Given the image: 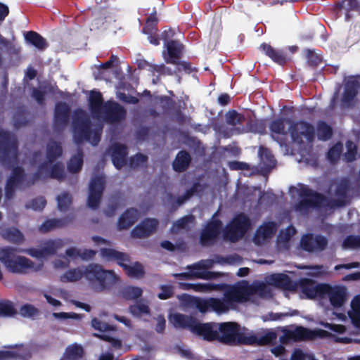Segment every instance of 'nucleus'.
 Here are the masks:
<instances>
[{
    "mask_svg": "<svg viewBox=\"0 0 360 360\" xmlns=\"http://www.w3.org/2000/svg\"><path fill=\"white\" fill-rule=\"evenodd\" d=\"M351 189L349 181L342 179L336 186L335 195L337 200H329L323 194L310 189L307 186H303L300 190L299 196L301 200L295 207L297 210H307L310 207H320L321 206L341 207L345 205V199Z\"/></svg>",
    "mask_w": 360,
    "mask_h": 360,
    "instance_id": "obj_1",
    "label": "nucleus"
},
{
    "mask_svg": "<svg viewBox=\"0 0 360 360\" xmlns=\"http://www.w3.org/2000/svg\"><path fill=\"white\" fill-rule=\"evenodd\" d=\"M30 163L37 169L32 178H27L20 167L13 168L12 176L8 180L6 186V195L11 198L15 188H22L33 184L41 178L45 171V158L43 153L34 152L30 158Z\"/></svg>",
    "mask_w": 360,
    "mask_h": 360,
    "instance_id": "obj_2",
    "label": "nucleus"
},
{
    "mask_svg": "<svg viewBox=\"0 0 360 360\" xmlns=\"http://www.w3.org/2000/svg\"><path fill=\"white\" fill-rule=\"evenodd\" d=\"M16 249L6 248L0 250V261L6 269L14 274H25L30 271H38L43 269L42 262L35 264L30 259L13 254Z\"/></svg>",
    "mask_w": 360,
    "mask_h": 360,
    "instance_id": "obj_3",
    "label": "nucleus"
},
{
    "mask_svg": "<svg viewBox=\"0 0 360 360\" xmlns=\"http://www.w3.org/2000/svg\"><path fill=\"white\" fill-rule=\"evenodd\" d=\"M84 274L89 285L98 292L110 288L118 281V277L112 271L105 270L101 265L96 263L86 266Z\"/></svg>",
    "mask_w": 360,
    "mask_h": 360,
    "instance_id": "obj_4",
    "label": "nucleus"
},
{
    "mask_svg": "<svg viewBox=\"0 0 360 360\" xmlns=\"http://www.w3.org/2000/svg\"><path fill=\"white\" fill-rule=\"evenodd\" d=\"M217 341L227 345H252L258 342L255 335H247L240 331V326L235 322L219 323Z\"/></svg>",
    "mask_w": 360,
    "mask_h": 360,
    "instance_id": "obj_5",
    "label": "nucleus"
},
{
    "mask_svg": "<svg viewBox=\"0 0 360 360\" xmlns=\"http://www.w3.org/2000/svg\"><path fill=\"white\" fill-rule=\"evenodd\" d=\"M101 256L108 261L116 262L125 271L126 274L131 278H141L145 274L143 265L136 262L130 265L131 259L129 255L126 252L117 251L112 248H101Z\"/></svg>",
    "mask_w": 360,
    "mask_h": 360,
    "instance_id": "obj_6",
    "label": "nucleus"
},
{
    "mask_svg": "<svg viewBox=\"0 0 360 360\" xmlns=\"http://www.w3.org/2000/svg\"><path fill=\"white\" fill-rule=\"evenodd\" d=\"M72 133L74 141L77 144L82 143L86 141L93 146H96L101 140L100 131H93L90 120L85 116H76L73 118Z\"/></svg>",
    "mask_w": 360,
    "mask_h": 360,
    "instance_id": "obj_7",
    "label": "nucleus"
},
{
    "mask_svg": "<svg viewBox=\"0 0 360 360\" xmlns=\"http://www.w3.org/2000/svg\"><path fill=\"white\" fill-rule=\"evenodd\" d=\"M246 290L233 287L224 293V299L210 297V311L218 314L226 312L233 302L240 303L247 300Z\"/></svg>",
    "mask_w": 360,
    "mask_h": 360,
    "instance_id": "obj_8",
    "label": "nucleus"
},
{
    "mask_svg": "<svg viewBox=\"0 0 360 360\" xmlns=\"http://www.w3.org/2000/svg\"><path fill=\"white\" fill-rule=\"evenodd\" d=\"M18 157L15 136L0 130V161L5 166H13Z\"/></svg>",
    "mask_w": 360,
    "mask_h": 360,
    "instance_id": "obj_9",
    "label": "nucleus"
},
{
    "mask_svg": "<svg viewBox=\"0 0 360 360\" xmlns=\"http://www.w3.org/2000/svg\"><path fill=\"white\" fill-rule=\"evenodd\" d=\"M250 225L249 217L244 213H240L226 226L224 237L228 238L231 242H236L243 237Z\"/></svg>",
    "mask_w": 360,
    "mask_h": 360,
    "instance_id": "obj_10",
    "label": "nucleus"
},
{
    "mask_svg": "<svg viewBox=\"0 0 360 360\" xmlns=\"http://www.w3.org/2000/svg\"><path fill=\"white\" fill-rule=\"evenodd\" d=\"M289 132L294 143L301 145L304 139L312 142L315 138L314 127L305 121L292 122L289 127Z\"/></svg>",
    "mask_w": 360,
    "mask_h": 360,
    "instance_id": "obj_11",
    "label": "nucleus"
},
{
    "mask_svg": "<svg viewBox=\"0 0 360 360\" xmlns=\"http://www.w3.org/2000/svg\"><path fill=\"white\" fill-rule=\"evenodd\" d=\"M298 286L305 297L310 300L325 298L326 290L330 289V284L316 283L315 281L307 278H301Z\"/></svg>",
    "mask_w": 360,
    "mask_h": 360,
    "instance_id": "obj_12",
    "label": "nucleus"
},
{
    "mask_svg": "<svg viewBox=\"0 0 360 360\" xmlns=\"http://www.w3.org/2000/svg\"><path fill=\"white\" fill-rule=\"evenodd\" d=\"M105 181L102 176H96L91 179L87 199V205L92 210H96L101 200L105 189Z\"/></svg>",
    "mask_w": 360,
    "mask_h": 360,
    "instance_id": "obj_13",
    "label": "nucleus"
},
{
    "mask_svg": "<svg viewBox=\"0 0 360 360\" xmlns=\"http://www.w3.org/2000/svg\"><path fill=\"white\" fill-rule=\"evenodd\" d=\"M127 110L118 103L109 100L104 103L101 115L108 123H117L125 119Z\"/></svg>",
    "mask_w": 360,
    "mask_h": 360,
    "instance_id": "obj_14",
    "label": "nucleus"
},
{
    "mask_svg": "<svg viewBox=\"0 0 360 360\" xmlns=\"http://www.w3.org/2000/svg\"><path fill=\"white\" fill-rule=\"evenodd\" d=\"M223 224L220 219L212 218L208 221L200 235V242L203 246L212 245L221 233Z\"/></svg>",
    "mask_w": 360,
    "mask_h": 360,
    "instance_id": "obj_15",
    "label": "nucleus"
},
{
    "mask_svg": "<svg viewBox=\"0 0 360 360\" xmlns=\"http://www.w3.org/2000/svg\"><path fill=\"white\" fill-rule=\"evenodd\" d=\"M328 244L327 238L320 234L307 233L300 240L302 249L309 252H321L327 248Z\"/></svg>",
    "mask_w": 360,
    "mask_h": 360,
    "instance_id": "obj_16",
    "label": "nucleus"
},
{
    "mask_svg": "<svg viewBox=\"0 0 360 360\" xmlns=\"http://www.w3.org/2000/svg\"><path fill=\"white\" fill-rule=\"evenodd\" d=\"M286 123H291V120L284 117H279L272 120L269 124V130L272 139L281 146L287 145L288 131L285 130Z\"/></svg>",
    "mask_w": 360,
    "mask_h": 360,
    "instance_id": "obj_17",
    "label": "nucleus"
},
{
    "mask_svg": "<svg viewBox=\"0 0 360 360\" xmlns=\"http://www.w3.org/2000/svg\"><path fill=\"white\" fill-rule=\"evenodd\" d=\"M70 117V108L65 103L56 105L53 117V129L56 131H63L68 125Z\"/></svg>",
    "mask_w": 360,
    "mask_h": 360,
    "instance_id": "obj_18",
    "label": "nucleus"
},
{
    "mask_svg": "<svg viewBox=\"0 0 360 360\" xmlns=\"http://www.w3.org/2000/svg\"><path fill=\"white\" fill-rule=\"evenodd\" d=\"M218 327L219 323H200L197 321L193 333L201 337L204 340L207 342L217 341V338H219Z\"/></svg>",
    "mask_w": 360,
    "mask_h": 360,
    "instance_id": "obj_19",
    "label": "nucleus"
},
{
    "mask_svg": "<svg viewBox=\"0 0 360 360\" xmlns=\"http://www.w3.org/2000/svg\"><path fill=\"white\" fill-rule=\"evenodd\" d=\"M158 226L156 219L147 218L136 226L131 231V235L135 238H144L155 232Z\"/></svg>",
    "mask_w": 360,
    "mask_h": 360,
    "instance_id": "obj_20",
    "label": "nucleus"
},
{
    "mask_svg": "<svg viewBox=\"0 0 360 360\" xmlns=\"http://www.w3.org/2000/svg\"><path fill=\"white\" fill-rule=\"evenodd\" d=\"M169 321L175 328L186 329L193 333L198 319L192 316L174 313L169 315Z\"/></svg>",
    "mask_w": 360,
    "mask_h": 360,
    "instance_id": "obj_21",
    "label": "nucleus"
},
{
    "mask_svg": "<svg viewBox=\"0 0 360 360\" xmlns=\"http://www.w3.org/2000/svg\"><path fill=\"white\" fill-rule=\"evenodd\" d=\"M111 150L112 164L117 169H121L127 162V147L124 144L116 143L112 145Z\"/></svg>",
    "mask_w": 360,
    "mask_h": 360,
    "instance_id": "obj_22",
    "label": "nucleus"
},
{
    "mask_svg": "<svg viewBox=\"0 0 360 360\" xmlns=\"http://www.w3.org/2000/svg\"><path fill=\"white\" fill-rule=\"evenodd\" d=\"M359 83L356 79H349L345 84L342 96V104L345 107H351L352 103L358 94Z\"/></svg>",
    "mask_w": 360,
    "mask_h": 360,
    "instance_id": "obj_23",
    "label": "nucleus"
},
{
    "mask_svg": "<svg viewBox=\"0 0 360 360\" xmlns=\"http://www.w3.org/2000/svg\"><path fill=\"white\" fill-rule=\"evenodd\" d=\"M139 212L136 208L127 209L120 217L117 226L120 230L128 229L138 220Z\"/></svg>",
    "mask_w": 360,
    "mask_h": 360,
    "instance_id": "obj_24",
    "label": "nucleus"
},
{
    "mask_svg": "<svg viewBox=\"0 0 360 360\" xmlns=\"http://www.w3.org/2000/svg\"><path fill=\"white\" fill-rule=\"evenodd\" d=\"M269 281L274 286L286 290H295L297 287V284L285 274H272L269 278Z\"/></svg>",
    "mask_w": 360,
    "mask_h": 360,
    "instance_id": "obj_25",
    "label": "nucleus"
},
{
    "mask_svg": "<svg viewBox=\"0 0 360 360\" xmlns=\"http://www.w3.org/2000/svg\"><path fill=\"white\" fill-rule=\"evenodd\" d=\"M259 48L274 62L281 65H283L286 63L287 56L283 50L276 49L270 44L266 43L262 44Z\"/></svg>",
    "mask_w": 360,
    "mask_h": 360,
    "instance_id": "obj_26",
    "label": "nucleus"
},
{
    "mask_svg": "<svg viewBox=\"0 0 360 360\" xmlns=\"http://www.w3.org/2000/svg\"><path fill=\"white\" fill-rule=\"evenodd\" d=\"M191 162V156L189 153L185 150H180L176 155L172 162V167L175 172H185Z\"/></svg>",
    "mask_w": 360,
    "mask_h": 360,
    "instance_id": "obj_27",
    "label": "nucleus"
},
{
    "mask_svg": "<svg viewBox=\"0 0 360 360\" xmlns=\"http://www.w3.org/2000/svg\"><path fill=\"white\" fill-rule=\"evenodd\" d=\"M156 100L161 104L165 112L173 111L179 120L184 117L180 106H176V103L171 97L165 95L160 96L156 97Z\"/></svg>",
    "mask_w": 360,
    "mask_h": 360,
    "instance_id": "obj_28",
    "label": "nucleus"
},
{
    "mask_svg": "<svg viewBox=\"0 0 360 360\" xmlns=\"http://www.w3.org/2000/svg\"><path fill=\"white\" fill-rule=\"evenodd\" d=\"M329 297L330 302L334 307H340L345 301V291L340 287L333 288L330 285V289L326 290V297Z\"/></svg>",
    "mask_w": 360,
    "mask_h": 360,
    "instance_id": "obj_29",
    "label": "nucleus"
},
{
    "mask_svg": "<svg viewBox=\"0 0 360 360\" xmlns=\"http://www.w3.org/2000/svg\"><path fill=\"white\" fill-rule=\"evenodd\" d=\"M103 98L100 91H91L89 98V105L91 113L99 117L103 108Z\"/></svg>",
    "mask_w": 360,
    "mask_h": 360,
    "instance_id": "obj_30",
    "label": "nucleus"
},
{
    "mask_svg": "<svg viewBox=\"0 0 360 360\" xmlns=\"http://www.w3.org/2000/svg\"><path fill=\"white\" fill-rule=\"evenodd\" d=\"M288 338L295 341L313 340V330L304 328L303 326H297L293 330H289L286 333Z\"/></svg>",
    "mask_w": 360,
    "mask_h": 360,
    "instance_id": "obj_31",
    "label": "nucleus"
},
{
    "mask_svg": "<svg viewBox=\"0 0 360 360\" xmlns=\"http://www.w3.org/2000/svg\"><path fill=\"white\" fill-rule=\"evenodd\" d=\"M0 234L2 238L15 244H22L25 241L24 235L15 228L4 229Z\"/></svg>",
    "mask_w": 360,
    "mask_h": 360,
    "instance_id": "obj_32",
    "label": "nucleus"
},
{
    "mask_svg": "<svg viewBox=\"0 0 360 360\" xmlns=\"http://www.w3.org/2000/svg\"><path fill=\"white\" fill-rule=\"evenodd\" d=\"M83 152L79 149L77 154L72 155L68 162V169L71 173L79 172L83 165Z\"/></svg>",
    "mask_w": 360,
    "mask_h": 360,
    "instance_id": "obj_33",
    "label": "nucleus"
},
{
    "mask_svg": "<svg viewBox=\"0 0 360 360\" xmlns=\"http://www.w3.org/2000/svg\"><path fill=\"white\" fill-rule=\"evenodd\" d=\"M48 176L59 181L63 180L65 177L64 165L60 162H56L49 168V162H46V177Z\"/></svg>",
    "mask_w": 360,
    "mask_h": 360,
    "instance_id": "obj_34",
    "label": "nucleus"
},
{
    "mask_svg": "<svg viewBox=\"0 0 360 360\" xmlns=\"http://www.w3.org/2000/svg\"><path fill=\"white\" fill-rule=\"evenodd\" d=\"M73 221V217L66 216L60 219H46V232L55 229H61Z\"/></svg>",
    "mask_w": 360,
    "mask_h": 360,
    "instance_id": "obj_35",
    "label": "nucleus"
},
{
    "mask_svg": "<svg viewBox=\"0 0 360 360\" xmlns=\"http://www.w3.org/2000/svg\"><path fill=\"white\" fill-rule=\"evenodd\" d=\"M84 353L82 346L74 343L66 348L64 356L68 360H78L82 358Z\"/></svg>",
    "mask_w": 360,
    "mask_h": 360,
    "instance_id": "obj_36",
    "label": "nucleus"
},
{
    "mask_svg": "<svg viewBox=\"0 0 360 360\" xmlns=\"http://www.w3.org/2000/svg\"><path fill=\"white\" fill-rule=\"evenodd\" d=\"M169 58L167 60H179L182 53V45L176 41L170 40L166 44Z\"/></svg>",
    "mask_w": 360,
    "mask_h": 360,
    "instance_id": "obj_37",
    "label": "nucleus"
},
{
    "mask_svg": "<svg viewBox=\"0 0 360 360\" xmlns=\"http://www.w3.org/2000/svg\"><path fill=\"white\" fill-rule=\"evenodd\" d=\"M120 294L125 300H135L141 297L143 290L137 286L127 285L121 290Z\"/></svg>",
    "mask_w": 360,
    "mask_h": 360,
    "instance_id": "obj_38",
    "label": "nucleus"
},
{
    "mask_svg": "<svg viewBox=\"0 0 360 360\" xmlns=\"http://www.w3.org/2000/svg\"><path fill=\"white\" fill-rule=\"evenodd\" d=\"M62 147L56 142L46 145V162H52L61 155Z\"/></svg>",
    "mask_w": 360,
    "mask_h": 360,
    "instance_id": "obj_39",
    "label": "nucleus"
},
{
    "mask_svg": "<svg viewBox=\"0 0 360 360\" xmlns=\"http://www.w3.org/2000/svg\"><path fill=\"white\" fill-rule=\"evenodd\" d=\"M158 22L156 11H154L147 18L142 32L146 34H155L158 31Z\"/></svg>",
    "mask_w": 360,
    "mask_h": 360,
    "instance_id": "obj_40",
    "label": "nucleus"
},
{
    "mask_svg": "<svg viewBox=\"0 0 360 360\" xmlns=\"http://www.w3.org/2000/svg\"><path fill=\"white\" fill-rule=\"evenodd\" d=\"M82 276L84 277V271L79 268L70 269L65 271L61 276L62 282H75L79 281Z\"/></svg>",
    "mask_w": 360,
    "mask_h": 360,
    "instance_id": "obj_41",
    "label": "nucleus"
},
{
    "mask_svg": "<svg viewBox=\"0 0 360 360\" xmlns=\"http://www.w3.org/2000/svg\"><path fill=\"white\" fill-rule=\"evenodd\" d=\"M318 138L322 141L329 140L333 136V129L324 121H319L317 124Z\"/></svg>",
    "mask_w": 360,
    "mask_h": 360,
    "instance_id": "obj_42",
    "label": "nucleus"
},
{
    "mask_svg": "<svg viewBox=\"0 0 360 360\" xmlns=\"http://www.w3.org/2000/svg\"><path fill=\"white\" fill-rule=\"evenodd\" d=\"M226 119L227 124L232 126L242 124L245 120V115L235 110H229L226 114Z\"/></svg>",
    "mask_w": 360,
    "mask_h": 360,
    "instance_id": "obj_43",
    "label": "nucleus"
},
{
    "mask_svg": "<svg viewBox=\"0 0 360 360\" xmlns=\"http://www.w3.org/2000/svg\"><path fill=\"white\" fill-rule=\"evenodd\" d=\"M56 200L58 209L63 212L67 211L72 202V198L71 195L67 191L63 192L57 197Z\"/></svg>",
    "mask_w": 360,
    "mask_h": 360,
    "instance_id": "obj_44",
    "label": "nucleus"
},
{
    "mask_svg": "<svg viewBox=\"0 0 360 360\" xmlns=\"http://www.w3.org/2000/svg\"><path fill=\"white\" fill-rule=\"evenodd\" d=\"M303 269L309 270L307 275L310 277L318 278L328 274L327 268L321 264L305 266Z\"/></svg>",
    "mask_w": 360,
    "mask_h": 360,
    "instance_id": "obj_45",
    "label": "nucleus"
},
{
    "mask_svg": "<svg viewBox=\"0 0 360 360\" xmlns=\"http://www.w3.org/2000/svg\"><path fill=\"white\" fill-rule=\"evenodd\" d=\"M26 41L39 49H42L44 46V38L35 32L30 31L25 34Z\"/></svg>",
    "mask_w": 360,
    "mask_h": 360,
    "instance_id": "obj_46",
    "label": "nucleus"
},
{
    "mask_svg": "<svg viewBox=\"0 0 360 360\" xmlns=\"http://www.w3.org/2000/svg\"><path fill=\"white\" fill-rule=\"evenodd\" d=\"M276 228L274 222H268L261 226L257 231V235L266 239L271 237L276 232Z\"/></svg>",
    "mask_w": 360,
    "mask_h": 360,
    "instance_id": "obj_47",
    "label": "nucleus"
},
{
    "mask_svg": "<svg viewBox=\"0 0 360 360\" xmlns=\"http://www.w3.org/2000/svg\"><path fill=\"white\" fill-rule=\"evenodd\" d=\"M344 249H359L360 248V236H347L342 242Z\"/></svg>",
    "mask_w": 360,
    "mask_h": 360,
    "instance_id": "obj_48",
    "label": "nucleus"
},
{
    "mask_svg": "<svg viewBox=\"0 0 360 360\" xmlns=\"http://www.w3.org/2000/svg\"><path fill=\"white\" fill-rule=\"evenodd\" d=\"M167 63L174 64L177 65V71L181 72L184 70L186 73L190 74L193 72H196L195 68H192L191 63L187 61H179L176 60H166Z\"/></svg>",
    "mask_w": 360,
    "mask_h": 360,
    "instance_id": "obj_49",
    "label": "nucleus"
},
{
    "mask_svg": "<svg viewBox=\"0 0 360 360\" xmlns=\"http://www.w3.org/2000/svg\"><path fill=\"white\" fill-rule=\"evenodd\" d=\"M20 252H25L38 260L37 264L42 262L44 264V259L45 257V249L44 248H30L26 250H20Z\"/></svg>",
    "mask_w": 360,
    "mask_h": 360,
    "instance_id": "obj_50",
    "label": "nucleus"
},
{
    "mask_svg": "<svg viewBox=\"0 0 360 360\" xmlns=\"http://www.w3.org/2000/svg\"><path fill=\"white\" fill-rule=\"evenodd\" d=\"M304 51L306 53L307 61L309 66L316 68L320 65L322 59L319 55L311 49H306Z\"/></svg>",
    "mask_w": 360,
    "mask_h": 360,
    "instance_id": "obj_51",
    "label": "nucleus"
},
{
    "mask_svg": "<svg viewBox=\"0 0 360 360\" xmlns=\"http://www.w3.org/2000/svg\"><path fill=\"white\" fill-rule=\"evenodd\" d=\"M130 313L134 316H140L142 314H148L150 309L148 305L143 303L132 304L129 307Z\"/></svg>",
    "mask_w": 360,
    "mask_h": 360,
    "instance_id": "obj_52",
    "label": "nucleus"
},
{
    "mask_svg": "<svg viewBox=\"0 0 360 360\" xmlns=\"http://www.w3.org/2000/svg\"><path fill=\"white\" fill-rule=\"evenodd\" d=\"M148 161V156L138 153L134 156H131L129 159V166L131 168H137L143 164L146 163Z\"/></svg>",
    "mask_w": 360,
    "mask_h": 360,
    "instance_id": "obj_53",
    "label": "nucleus"
},
{
    "mask_svg": "<svg viewBox=\"0 0 360 360\" xmlns=\"http://www.w3.org/2000/svg\"><path fill=\"white\" fill-rule=\"evenodd\" d=\"M121 198V193H117L112 196V200L113 202H111L108 204L107 209L105 210V214L108 217H112L115 214V211L117 210L119 207V204L117 202Z\"/></svg>",
    "mask_w": 360,
    "mask_h": 360,
    "instance_id": "obj_54",
    "label": "nucleus"
},
{
    "mask_svg": "<svg viewBox=\"0 0 360 360\" xmlns=\"http://www.w3.org/2000/svg\"><path fill=\"white\" fill-rule=\"evenodd\" d=\"M20 314L24 317H34L39 315V310L31 304H25L20 307Z\"/></svg>",
    "mask_w": 360,
    "mask_h": 360,
    "instance_id": "obj_55",
    "label": "nucleus"
},
{
    "mask_svg": "<svg viewBox=\"0 0 360 360\" xmlns=\"http://www.w3.org/2000/svg\"><path fill=\"white\" fill-rule=\"evenodd\" d=\"M91 326L95 330L101 332L112 330L114 329L113 326L101 321L97 318H94L91 320Z\"/></svg>",
    "mask_w": 360,
    "mask_h": 360,
    "instance_id": "obj_56",
    "label": "nucleus"
},
{
    "mask_svg": "<svg viewBox=\"0 0 360 360\" xmlns=\"http://www.w3.org/2000/svg\"><path fill=\"white\" fill-rule=\"evenodd\" d=\"M161 292L158 294L160 300H167L174 295V289L172 285H162L160 287Z\"/></svg>",
    "mask_w": 360,
    "mask_h": 360,
    "instance_id": "obj_57",
    "label": "nucleus"
},
{
    "mask_svg": "<svg viewBox=\"0 0 360 360\" xmlns=\"http://www.w3.org/2000/svg\"><path fill=\"white\" fill-rule=\"evenodd\" d=\"M347 151L345 154V158L347 162H353L356 160V146L352 141L347 142Z\"/></svg>",
    "mask_w": 360,
    "mask_h": 360,
    "instance_id": "obj_58",
    "label": "nucleus"
},
{
    "mask_svg": "<svg viewBox=\"0 0 360 360\" xmlns=\"http://www.w3.org/2000/svg\"><path fill=\"white\" fill-rule=\"evenodd\" d=\"M341 153L342 146L335 145L329 149L327 156L331 162H335L340 158Z\"/></svg>",
    "mask_w": 360,
    "mask_h": 360,
    "instance_id": "obj_59",
    "label": "nucleus"
},
{
    "mask_svg": "<svg viewBox=\"0 0 360 360\" xmlns=\"http://www.w3.org/2000/svg\"><path fill=\"white\" fill-rule=\"evenodd\" d=\"M14 314L15 311L11 302H0V317L12 316Z\"/></svg>",
    "mask_w": 360,
    "mask_h": 360,
    "instance_id": "obj_60",
    "label": "nucleus"
},
{
    "mask_svg": "<svg viewBox=\"0 0 360 360\" xmlns=\"http://www.w3.org/2000/svg\"><path fill=\"white\" fill-rule=\"evenodd\" d=\"M195 307L201 313H205L210 310V299H198L195 301Z\"/></svg>",
    "mask_w": 360,
    "mask_h": 360,
    "instance_id": "obj_61",
    "label": "nucleus"
},
{
    "mask_svg": "<svg viewBox=\"0 0 360 360\" xmlns=\"http://www.w3.org/2000/svg\"><path fill=\"white\" fill-rule=\"evenodd\" d=\"M224 284H196L195 289L200 291H207L211 290H222Z\"/></svg>",
    "mask_w": 360,
    "mask_h": 360,
    "instance_id": "obj_62",
    "label": "nucleus"
},
{
    "mask_svg": "<svg viewBox=\"0 0 360 360\" xmlns=\"http://www.w3.org/2000/svg\"><path fill=\"white\" fill-rule=\"evenodd\" d=\"M247 127L249 131L254 133H262L264 130V125L257 120H250L247 124Z\"/></svg>",
    "mask_w": 360,
    "mask_h": 360,
    "instance_id": "obj_63",
    "label": "nucleus"
},
{
    "mask_svg": "<svg viewBox=\"0 0 360 360\" xmlns=\"http://www.w3.org/2000/svg\"><path fill=\"white\" fill-rule=\"evenodd\" d=\"M160 246L169 251L173 252L176 249L184 250L185 248V244L184 243H179L176 245H174L172 242L169 240H163L160 243Z\"/></svg>",
    "mask_w": 360,
    "mask_h": 360,
    "instance_id": "obj_64",
    "label": "nucleus"
}]
</instances>
